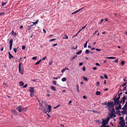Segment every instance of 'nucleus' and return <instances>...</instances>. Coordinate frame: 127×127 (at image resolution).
<instances>
[{"mask_svg":"<svg viewBox=\"0 0 127 127\" xmlns=\"http://www.w3.org/2000/svg\"><path fill=\"white\" fill-rule=\"evenodd\" d=\"M27 86H28V85L27 84H26V85H25L24 86H23V87L25 88Z\"/></svg>","mask_w":127,"mask_h":127,"instance_id":"51","label":"nucleus"},{"mask_svg":"<svg viewBox=\"0 0 127 127\" xmlns=\"http://www.w3.org/2000/svg\"><path fill=\"white\" fill-rule=\"evenodd\" d=\"M5 14V13L2 12L0 13V16H3Z\"/></svg>","mask_w":127,"mask_h":127,"instance_id":"36","label":"nucleus"},{"mask_svg":"<svg viewBox=\"0 0 127 127\" xmlns=\"http://www.w3.org/2000/svg\"><path fill=\"white\" fill-rule=\"evenodd\" d=\"M101 93L100 92L97 91L96 93V95H99Z\"/></svg>","mask_w":127,"mask_h":127,"instance_id":"24","label":"nucleus"},{"mask_svg":"<svg viewBox=\"0 0 127 127\" xmlns=\"http://www.w3.org/2000/svg\"><path fill=\"white\" fill-rule=\"evenodd\" d=\"M104 76L105 78L106 79H107L108 78V76H107L105 74L104 75Z\"/></svg>","mask_w":127,"mask_h":127,"instance_id":"50","label":"nucleus"},{"mask_svg":"<svg viewBox=\"0 0 127 127\" xmlns=\"http://www.w3.org/2000/svg\"><path fill=\"white\" fill-rule=\"evenodd\" d=\"M9 55V59H11L12 58H13V56L10 54V52L8 53Z\"/></svg>","mask_w":127,"mask_h":127,"instance_id":"15","label":"nucleus"},{"mask_svg":"<svg viewBox=\"0 0 127 127\" xmlns=\"http://www.w3.org/2000/svg\"><path fill=\"white\" fill-rule=\"evenodd\" d=\"M65 37L64 38L65 39H67L68 38V37L67 35H65Z\"/></svg>","mask_w":127,"mask_h":127,"instance_id":"48","label":"nucleus"},{"mask_svg":"<svg viewBox=\"0 0 127 127\" xmlns=\"http://www.w3.org/2000/svg\"><path fill=\"white\" fill-rule=\"evenodd\" d=\"M17 49L15 48H14L13 49L15 53H16L17 52Z\"/></svg>","mask_w":127,"mask_h":127,"instance_id":"39","label":"nucleus"},{"mask_svg":"<svg viewBox=\"0 0 127 127\" xmlns=\"http://www.w3.org/2000/svg\"><path fill=\"white\" fill-rule=\"evenodd\" d=\"M11 35H12L16 36V35L17 34L16 32H14L13 30H12L11 32Z\"/></svg>","mask_w":127,"mask_h":127,"instance_id":"12","label":"nucleus"},{"mask_svg":"<svg viewBox=\"0 0 127 127\" xmlns=\"http://www.w3.org/2000/svg\"><path fill=\"white\" fill-rule=\"evenodd\" d=\"M89 52H89V50H86V51H85V53L86 54H89Z\"/></svg>","mask_w":127,"mask_h":127,"instance_id":"29","label":"nucleus"},{"mask_svg":"<svg viewBox=\"0 0 127 127\" xmlns=\"http://www.w3.org/2000/svg\"><path fill=\"white\" fill-rule=\"evenodd\" d=\"M124 81L125 82H126L127 81V80L126 79V77H124L123 79Z\"/></svg>","mask_w":127,"mask_h":127,"instance_id":"61","label":"nucleus"},{"mask_svg":"<svg viewBox=\"0 0 127 127\" xmlns=\"http://www.w3.org/2000/svg\"><path fill=\"white\" fill-rule=\"evenodd\" d=\"M120 96H118V97L117 98H116L119 100V99L120 98Z\"/></svg>","mask_w":127,"mask_h":127,"instance_id":"57","label":"nucleus"},{"mask_svg":"<svg viewBox=\"0 0 127 127\" xmlns=\"http://www.w3.org/2000/svg\"><path fill=\"white\" fill-rule=\"evenodd\" d=\"M87 25V24H86L85 26L83 27H82V29H82V30L83 29H84L85 28Z\"/></svg>","mask_w":127,"mask_h":127,"instance_id":"53","label":"nucleus"},{"mask_svg":"<svg viewBox=\"0 0 127 127\" xmlns=\"http://www.w3.org/2000/svg\"><path fill=\"white\" fill-rule=\"evenodd\" d=\"M109 111L111 113H114L115 112L114 109L113 108H112Z\"/></svg>","mask_w":127,"mask_h":127,"instance_id":"18","label":"nucleus"},{"mask_svg":"<svg viewBox=\"0 0 127 127\" xmlns=\"http://www.w3.org/2000/svg\"><path fill=\"white\" fill-rule=\"evenodd\" d=\"M113 115V113H111L109 115V117L111 119V118Z\"/></svg>","mask_w":127,"mask_h":127,"instance_id":"25","label":"nucleus"},{"mask_svg":"<svg viewBox=\"0 0 127 127\" xmlns=\"http://www.w3.org/2000/svg\"><path fill=\"white\" fill-rule=\"evenodd\" d=\"M38 21V20H37L35 22H32V23H33V24H34V25H36L37 24Z\"/></svg>","mask_w":127,"mask_h":127,"instance_id":"32","label":"nucleus"},{"mask_svg":"<svg viewBox=\"0 0 127 127\" xmlns=\"http://www.w3.org/2000/svg\"><path fill=\"white\" fill-rule=\"evenodd\" d=\"M22 111H23V110H25V109L26 108H25L22 106Z\"/></svg>","mask_w":127,"mask_h":127,"instance_id":"56","label":"nucleus"},{"mask_svg":"<svg viewBox=\"0 0 127 127\" xmlns=\"http://www.w3.org/2000/svg\"><path fill=\"white\" fill-rule=\"evenodd\" d=\"M126 99V96H123V97L122 99V104H124L125 103V100Z\"/></svg>","mask_w":127,"mask_h":127,"instance_id":"11","label":"nucleus"},{"mask_svg":"<svg viewBox=\"0 0 127 127\" xmlns=\"http://www.w3.org/2000/svg\"><path fill=\"white\" fill-rule=\"evenodd\" d=\"M114 62H115V63H118V60L117 59V60H115L114 61Z\"/></svg>","mask_w":127,"mask_h":127,"instance_id":"49","label":"nucleus"},{"mask_svg":"<svg viewBox=\"0 0 127 127\" xmlns=\"http://www.w3.org/2000/svg\"><path fill=\"white\" fill-rule=\"evenodd\" d=\"M126 85V83H125L123 84V85L122 86L124 87Z\"/></svg>","mask_w":127,"mask_h":127,"instance_id":"54","label":"nucleus"},{"mask_svg":"<svg viewBox=\"0 0 127 127\" xmlns=\"http://www.w3.org/2000/svg\"><path fill=\"white\" fill-rule=\"evenodd\" d=\"M114 104L113 101L109 102L107 103V106L108 108V110L109 111L111 110L112 108H113Z\"/></svg>","mask_w":127,"mask_h":127,"instance_id":"1","label":"nucleus"},{"mask_svg":"<svg viewBox=\"0 0 127 127\" xmlns=\"http://www.w3.org/2000/svg\"><path fill=\"white\" fill-rule=\"evenodd\" d=\"M22 64V63H19L18 66L19 71L20 73L23 75L24 74V69L23 68H22L21 65Z\"/></svg>","mask_w":127,"mask_h":127,"instance_id":"2","label":"nucleus"},{"mask_svg":"<svg viewBox=\"0 0 127 127\" xmlns=\"http://www.w3.org/2000/svg\"><path fill=\"white\" fill-rule=\"evenodd\" d=\"M43 32L44 33H46V31L44 29H43Z\"/></svg>","mask_w":127,"mask_h":127,"instance_id":"64","label":"nucleus"},{"mask_svg":"<svg viewBox=\"0 0 127 127\" xmlns=\"http://www.w3.org/2000/svg\"><path fill=\"white\" fill-rule=\"evenodd\" d=\"M119 123L121 125L120 127H124L125 125V123L124 121H120Z\"/></svg>","mask_w":127,"mask_h":127,"instance_id":"4","label":"nucleus"},{"mask_svg":"<svg viewBox=\"0 0 127 127\" xmlns=\"http://www.w3.org/2000/svg\"><path fill=\"white\" fill-rule=\"evenodd\" d=\"M42 110H43V111L46 113V108L44 107H43V108L42 109Z\"/></svg>","mask_w":127,"mask_h":127,"instance_id":"33","label":"nucleus"},{"mask_svg":"<svg viewBox=\"0 0 127 127\" xmlns=\"http://www.w3.org/2000/svg\"><path fill=\"white\" fill-rule=\"evenodd\" d=\"M37 58L36 57H34L32 58V59L33 60H36Z\"/></svg>","mask_w":127,"mask_h":127,"instance_id":"42","label":"nucleus"},{"mask_svg":"<svg viewBox=\"0 0 127 127\" xmlns=\"http://www.w3.org/2000/svg\"><path fill=\"white\" fill-rule=\"evenodd\" d=\"M77 48V45H76V47L75 48L73 47L72 48V49H76V48Z\"/></svg>","mask_w":127,"mask_h":127,"instance_id":"46","label":"nucleus"},{"mask_svg":"<svg viewBox=\"0 0 127 127\" xmlns=\"http://www.w3.org/2000/svg\"><path fill=\"white\" fill-rule=\"evenodd\" d=\"M7 1L5 2H2V6H4L7 3Z\"/></svg>","mask_w":127,"mask_h":127,"instance_id":"19","label":"nucleus"},{"mask_svg":"<svg viewBox=\"0 0 127 127\" xmlns=\"http://www.w3.org/2000/svg\"><path fill=\"white\" fill-rule=\"evenodd\" d=\"M99 82L98 81V82H97L96 83V84L97 86L99 85Z\"/></svg>","mask_w":127,"mask_h":127,"instance_id":"63","label":"nucleus"},{"mask_svg":"<svg viewBox=\"0 0 127 127\" xmlns=\"http://www.w3.org/2000/svg\"><path fill=\"white\" fill-rule=\"evenodd\" d=\"M82 9V8H81L80 9H78V10H77L75 11V12H73L72 13V14H75L78 12H79V11L80 10H81Z\"/></svg>","mask_w":127,"mask_h":127,"instance_id":"14","label":"nucleus"},{"mask_svg":"<svg viewBox=\"0 0 127 127\" xmlns=\"http://www.w3.org/2000/svg\"><path fill=\"white\" fill-rule=\"evenodd\" d=\"M48 108L49 109V112H50V110L51 109V106L50 105H48Z\"/></svg>","mask_w":127,"mask_h":127,"instance_id":"31","label":"nucleus"},{"mask_svg":"<svg viewBox=\"0 0 127 127\" xmlns=\"http://www.w3.org/2000/svg\"><path fill=\"white\" fill-rule=\"evenodd\" d=\"M106 121V120H104V119H102V123L103 126H105L108 124V122H107Z\"/></svg>","mask_w":127,"mask_h":127,"instance_id":"7","label":"nucleus"},{"mask_svg":"<svg viewBox=\"0 0 127 127\" xmlns=\"http://www.w3.org/2000/svg\"><path fill=\"white\" fill-rule=\"evenodd\" d=\"M30 89L29 91L31 93H34L35 92V91L34 89V87H30L29 88Z\"/></svg>","mask_w":127,"mask_h":127,"instance_id":"8","label":"nucleus"},{"mask_svg":"<svg viewBox=\"0 0 127 127\" xmlns=\"http://www.w3.org/2000/svg\"><path fill=\"white\" fill-rule=\"evenodd\" d=\"M105 58L109 59H115L116 58L115 57H106Z\"/></svg>","mask_w":127,"mask_h":127,"instance_id":"20","label":"nucleus"},{"mask_svg":"<svg viewBox=\"0 0 127 127\" xmlns=\"http://www.w3.org/2000/svg\"><path fill=\"white\" fill-rule=\"evenodd\" d=\"M93 69L94 70H95L96 69V67H94L93 68Z\"/></svg>","mask_w":127,"mask_h":127,"instance_id":"60","label":"nucleus"},{"mask_svg":"<svg viewBox=\"0 0 127 127\" xmlns=\"http://www.w3.org/2000/svg\"><path fill=\"white\" fill-rule=\"evenodd\" d=\"M114 100V105H117L119 103V100L115 98Z\"/></svg>","mask_w":127,"mask_h":127,"instance_id":"5","label":"nucleus"},{"mask_svg":"<svg viewBox=\"0 0 127 127\" xmlns=\"http://www.w3.org/2000/svg\"><path fill=\"white\" fill-rule=\"evenodd\" d=\"M22 58H21L20 59H18V60L19 61V62L20 63H22L21 62L22 61Z\"/></svg>","mask_w":127,"mask_h":127,"instance_id":"28","label":"nucleus"},{"mask_svg":"<svg viewBox=\"0 0 127 127\" xmlns=\"http://www.w3.org/2000/svg\"><path fill=\"white\" fill-rule=\"evenodd\" d=\"M60 104H59L57 106L55 107L54 108L55 109H56V108H58V107H59L60 106Z\"/></svg>","mask_w":127,"mask_h":127,"instance_id":"45","label":"nucleus"},{"mask_svg":"<svg viewBox=\"0 0 127 127\" xmlns=\"http://www.w3.org/2000/svg\"><path fill=\"white\" fill-rule=\"evenodd\" d=\"M127 86V85L126 86H125V87H124L123 89V90L122 91H124V90H125L126 89V87Z\"/></svg>","mask_w":127,"mask_h":127,"instance_id":"59","label":"nucleus"},{"mask_svg":"<svg viewBox=\"0 0 127 127\" xmlns=\"http://www.w3.org/2000/svg\"><path fill=\"white\" fill-rule=\"evenodd\" d=\"M56 81H53L52 82V83L54 85H56Z\"/></svg>","mask_w":127,"mask_h":127,"instance_id":"37","label":"nucleus"},{"mask_svg":"<svg viewBox=\"0 0 127 127\" xmlns=\"http://www.w3.org/2000/svg\"><path fill=\"white\" fill-rule=\"evenodd\" d=\"M127 107V101H126V104L124 105L123 107L122 108V109L124 110H125Z\"/></svg>","mask_w":127,"mask_h":127,"instance_id":"9","label":"nucleus"},{"mask_svg":"<svg viewBox=\"0 0 127 127\" xmlns=\"http://www.w3.org/2000/svg\"><path fill=\"white\" fill-rule=\"evenodd\" d=\"M22 49L23 50H24L26 49V47L24 45L22 47Z\"/></svg>","mask_w":127,"mask_h":127,"instance_id":"43","label":"nucleus"},{"mask_svg":"<svg viewBox=\"0 0 127 127\" xmlns=\"http://www.w3.org/2000/svg\"><path fill=\"white\" fill-rule=\"evenodd\" d=\"M19 85L20 86H23L24 85V83L23 82L20 81L19 82Z\"/></svg>","mask_w":127,"mask_h":127,"instance_id":"17","label":"nucleus"},{"mask_svg":"<svg viewBox=\"0 0 127 127\" xmlns=\"http://www.w3.org/2000/svg\"><path fill=\"white\" fill-rule=\"evenodd\" d=\"M11 111L12 112L15 113V112L16 111V110H11Z\"/></svg>","mask_w":127,"mask_h":127,"instance_id":"47","label":"nucleus"},{"mask_svg":"<svg viewBox=\"0 0 127 127\" xmlns=\"http://www.w3.org/2000/svg\"><path fill=\"white\" fill-rule=\"evenodd\" d=\"M76 87H77V92H79V88L78 85H77L76 86Z\"/></svg>","mask_w":127,"mask_h":127,"instance_id":"30","label":"nucleus"},{"mask_svg":"<svg viewBox=\"0 0 127 127\" xmlns=\"http://www.w3.org/2000/svg\"><path fill=\"white\" fill-rule=\"evenodd\" d=\"M46 58V57H44V58H43L42 59H41V61L42 60H45Z\"/></svg>","mask_w":127,"mask_h":127,"instance_id":"52","label":"nucleus"},{"mask_svg":"<svg viewBox=\"0 0 127 127\" xmlns=\"http://www.w3.org/2000/svg\"><path fill=\"white\" fill-rule=\"evenodd\" d=\"M96 65L98 66H100V65L98 63H96Z\"/></svg>","mask_w":127,"mask_h":127,"instance_id":"62","label":"nucleus"},{"mask_svg":"<svg viewBox=\"0 0 127 127\" xmlns=\"http://www.w3.org/2000/svg\"><path fill=\"white\" fill-rule=\"evenodd\" d=\"M110 118L109 117H108L106 119V122H108V121H109V120L110 119Z\"/></svg>","mask_w":127,"mask_h":127,"instance_id":"44","label":"nucleus"},{"mask_svg":"<svg viewBox=\"0 0 127 127\" xmlns=\"http://www.w3.org/2000/svg\"><path fill=\"white\" fill-rule=\"evenodd\" d=\"M13 41L12 39H10L9 41V43L10 44L9 46V49L10 50V51L11 49L12 48V44H13Z\"/></svg>","mask_w":127,"mask_h":127,"instance_id":"3","label":"nucleus"},{"mask_svg":"<svg viewBox=\"0 0 127 127\" xmlns=\"http://www.w3.org/2000/svg\"><path fill=\"white\" fill-rule=\"evenodd\" d=\"M121 108V104H119L118 106L117 107H116L115 109L116 110H118L120 109Z\"/></svg>","mask_w":127,"mask_h":127,"instance_id":"10","label":"nucleus"},{"mask_svg":"<svg viewBox=\"0 0 127 127\" xmlns=\"http://www.w3.org/2000/svg\"><path fill=\"white\" fill-rule=\"evenodd\" d=\"M83 64V63H80L79 64V65L80 66H82Z\"/></svg>","mask_w":127,"mask_h":127,"instance_id":"55","label":"nucleus"},{"mask_svg":"<svg viewBox=\"0 0 127 127\" xmlns=\"http://www.w3.org/2000/svg\"><path fill=\"white\" fill-rule=\"evenodd\" d=\"M77 57V56H74L73 57H72V58L71 59V60H73L75 58H76Z\"/></svg>","mask_w":127,"mask_h":127,"instance_id":"38","label":"nucleus"},{"mask_svg":"<svg viewBox=\"0 0 127 127\" xmlns=\"http://www.w3.org/2000/svg\"><path fill=\"white\" fill-rule=\"evenodd\" d=\"M82 70L83 71H84L85 70V67H83V68Z\"/></svg>","mask_w":127,"mask_h":127,"instance_id":"58","label":"nucleus"},{"mask_svg":"<svg viewBox=\"0 0 127 127\" xmlns=\"http://www.w3.org/2000/svg\"><path fill=\"white\" fill-rule=\"evenodd\" d=\"M41 60H39L37 62L35 63V65H37V64H39L41 62Z\"/></svg>","mask_w":127,"mask_h":127,"instance_id":"22","label":"nucleus"},{"mask_svg":"<svg viewBox=\"0 0 127 127\" xmlns=\"http://www.w3.org/2000/svg\"><path fill=\"white\" fill-rule=\"evenodd\" d=\"M121 112L122 113V114L123 115H124V114H127H127L126 113V111L125 110H124V111H122Z\"/></svg>","mask_w":127,"mask_h":127,"instance_id":"21","label":"nucleus"},{"mask_svg":"<svg viewBox=\"0 0 127 127\" xmlns=\"http://www.w3.org/2000/svg\"><path fill=\"white\" fill-rule=\"evenodd\" d=\"M56 40V38L52 39H51V40H50L49 41L51 42L52 41H54L55 40Z\"/></svg>","mask_w":127,"mask_h":127,"instance_id":"35","label":"nucleus"},{"mask_svg":"<svg viewBox=\"0 0 127 127\" xmlns=\"http://www.w3.org/2000/svg\"><path fill=\"white\" fill-rule=\"evenodd\" d=\"M66 80V79L65 77H63L62 79V80L63 82L65 81Z\"/></svg>","mask_w":127,"mask_h":127,"instance_id":"27","label":"nucleus"},{"mask_svg":"<svg viewBox=\"0 0 127 127\" xmlns=\"http://www.w3.org/2000/svg\"><path fill=\"white\" fill-rule=\"evenodd\" d=\"M120 120H121V121H124L125 122V120H124V117H121L119 118Z\"/></svg>","mask_w":127,"mask_h":127,"instance_id":"23","label":"nucleus"},{"mask_svg":"<svg viewBox=\"0 0 127 127\" xmlns=\"http://www.w3.org/2000/svg\"><path fill=\"white\" fill-rule=\"evenodd\" d=\"M17 110L19 112H21L22 111V106L21 105H19L18 107H17Z\"/></svg>","mask_w":127,"mask_h":127,"instance_id":"6","label":"nucleus"},{"mask_svg":"<svg viewBox=\"0 0 127 127\" xmlns=\"http://www.w3.org/2000/svg\"><path fill=\"white\" fill-rule=\"evenodd\" d=\"M50 88L54 91H56L57 90L55 87L54 86H51Z\"/></svg>","mask_w":127,"mask_h":127,"instance_id":"13","label":"nucleus"},{"mask_svg":"<svg viewBox=\"0 0 127 127\" xmlns=\"http://www.w3.org/2000/svg\"><path fill=\"white\" fill-rule=\"evenodd\" d=\"M124 61H122L121 62V64L122 65H124Z\"/></svg>","mask_w":127,"mask_h":127,"instance_id":"40","label":"nucleus"},{"mask_svg":"<svg viewBox=\"0 0 127 127\" xmlns=\"http://www.w3.org/2000/svg\"><path fill=\"white\" fill-rule=\"evenodd\" d=\"M66 69L67 70H68L69 69L67 67H65L64 68V69H63L62 70L61 72L63 73L64 72L65 70Z\"/></svg>","mask_w":127,"mask_h":127,"instance_id":"16","label":"nucleus"},{"mask_svg":"<svg viewBox=\"0 0 127 127\" xmlns=\"http://www.w3.org/2000/svg\"><path fill=\"white\" fill-rule=\"evenodd\" d=\"M87 43H88V41H87L86 43H85V45H84V48H85V47H86L87 46Z\"/></svg>","mask_w":127,"mask_h":127,"instance_id":"41","label":"nucleus"},{"mask_svg":"<svg viewBox=\"0 0 127 127\" xmlns=\"http://www.w3.org/2000/svg\"><path fill=\"white\" fill-rule=\"evenodd\" d=\"M83 78L86 81H87L88 80L87 78L86 77H83Z\"/></svg>","mask_w":127,"mask_h":127,"instance_id":"34","label":"nucleus"},{"mask_svg":"<svg viewBox=\"0 0 127 127\" xmlns=\"http://www.w3.org/2000/svg\"><path fill=\"white\" fill-rule=\"evenodd\" d=\"M82 51L81 50H80V51H78L76 53V54L77 55H79V54H80L82 53Z\"/></svg>","mask_w":127,"mask_h":127,"instance_id":"26","label":"nucleus"}]
</instances>
